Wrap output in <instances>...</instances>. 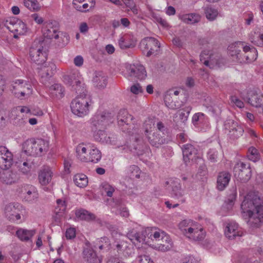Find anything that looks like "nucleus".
I'll return each mask as SVG.
<instances>
[{
  "instance_id": "4c0bfd02",
  "label": "nucleus",
  "mask_w": 263,
  "mask_h": 263,
  "mask_svg": "<svg viewBox=\"0 0 263 263\" xmlns=\"http://www.w3.org/2000/svg\"><path fill=\"white\" fill-rule=\"evenodd\" d=\"M75 214L77 218L86 221L92 220L96 218L94 214L84 209L76 210Z\"/></svg>"
},
{
  "instance_id": "680f3d73",
  "label": "nucleus",
  "mask_w": 263,
  "mask_h": 263,
  "mask_svg": "<svg viewBox=\"0 0 263 263\" xmlns=\"http://www.w3.org/2000/svg\"><path fill=\"white\" fill-rule=\"evenodd\" d=\"M224 226L226 230H237L238 229V224L233 221L225 222Z\"/></svg>"
},
{
  "instance_id": "58836bf2",
  "label": "nucleus",
  "mask_w": 263,
  "mask_h": 263,
  "mask_svg": "<svg viewBox=\"0 0 263 263\" xmlns=\"http://www.w3.org/2000/svg\"><path fill=\"white\" fill-rule=\"evenodd\" d=\"M171 185L172 187L173 195L177 198H181L184 195V191L181 189L180 183L177 180H170Z\"/></svg>"
},
{
  "instance_id": "f704fd0d",
  "label": "nucleus",
  "mask_w": 263,
  "mask_h": 263,
  "mask_svg": "<svg viewBox=\"0 0 263 263\" xmlns=\"http://www.w3.org/2000/svg\"><path fill=\"white\" fill-rule=\"evenodd\" d=\"M191 110L192 107L189 106L182 109L178 110L174 116V120L175 121L176 120L175 119L179 118V119L181 122H185L187 120Z\"/></svg>"
},
{
  "instance_id": "a19ab883",
  "label": "nucleus",
  "mask_w": 263,
  "mask_h": 263,
  "mask_svg": "<svg viewBox=\"0 0 263 263\" xmlns=\"http://www.w3.org/2000/svg\"><path fill=\"white\" fill-rule=\"evenodd\" d=\"M73 181L75 184L79 187H85L88 184V178L83 174H76L73 177Z\"/></svg>"
},
{
  "instance_id": "6e6552de",
  "label": "nucleus",
  "mask_w": 263,
  "mask_h": 263,
  "mask_svg": "<svg viewBox=\"0 0 263 263\" xmlns=\"http://www.w3.org/2000/svg\"><path fill=\"white\" fill-rule=\"evenodd\" d=\"M235 177L242 182H247L251 178V170L249 164L242 162H237L233 168Z\"/></svg>"
},
{
  "instance_id": "de8ad7c7",
  "label": "nucleus",
  "mask_w": 263,
  "mask_h": 263,
  "mask_svg": "<svg viewBox=\"0 0 263 263\" xmlns=\"http://www.w3.org/2000/svg\"><path fill=\"white\" fill-rule=\"evenodd\" d=\"M23 4L25 7L31 11H37L41 9L37 0H24Z\"/></svg>"
},
{
  "instance_id": "8fccbe9b",
  "label": "nucleus",
  "mask_w": 263,
  "mask_h": 263,
  "mask_svg": "<svg viewBox=\"0 0 263 263\" xmlns=\"http://www.w3.org/2000/svg\"><path fill=\"white\" fill-rule=\"evenodd\" d=\"M247 156L249 159L253 162L258 161L260 158L258 150L254 147H251L248 149Z\"/></svg>"
},
{
  "instance_id": "b1692460",
  "label": "nucleus",
  "mask_w": 263,
  "mask_h": 263,
  "mask_svg": "<svg viewBox=\"0 0 263 263\" xmlns=\"http://www.w3.org/2000/svg\"><path fill=\"white\" fill-rule=\"evenodd\" d=\"M242 52V56L239 58V63H250L256 59V50L254 48L245 46Z\"/></svg>"
},
{
  "instance_id": "4468645a",
  "label": "nucleus",
  "mask_w": 263,
  "mask_h": 263,
  "mask_svg": "<svg viewBox=\"0 0 263 263\" xmlns=\"http://www.w3.org/2000/svg\"><path fill=\"white\" fill-rule=\"evenodd\" d=\"M13 156L5 146H0V168L8 170L13 164Z\"/></svg>"
},
{
  "instance_id": "4d7b16f0",
  "label": "nucleus",
  "mask_w": 263,
  "mask_h": 263,
  "mask_svg": "<svg viewBox=\"0 0 263 263\" xmlns=\"http://www.w3.org/2000/svg\"><path fill=\"white\" fill-rule=\"evenodd\" d=\"M100 250L108 249L109 248V241L107 237H104L101 238L99 243L97 244Z\"/></svg>"
},
{
  "instance_id": "c9c22d12",
  "label": "nucleus",
  "mask_w": 263,
  "mask_h": 263,
  "mask_svg": "<svg viewBox=\"0 0 263 263\" xmlns=\"http://www.w3.org/2000/svg\"><path fill=\"white\" fill-rule=\"evenodd\" d=\"M164 102L167 107L172 109L179 108L182 105V103L179 102L177 99H174L172 95L167 93L165 96Z\"/></svg>"
},
{
  "instance_id": "0eeeda50",
  "label": "nucleus",
  "mask_w": 263,
  "mask_h": 263,
  "mask_svg": "<svg viewBox=\"0 0 263 263\" xmlns=\"http://www.w3.org/2000/svg\"><path fill=\"white\" fill-rule=\"evenodd\" d=\"M133 119L134 117L128 114L127 110H120L117 116V121L119 126L123 132H130L134 125Z\"/></svg>"
},
{
  "instance_id": "ea45409f",
  "label": "nucleus",
  "mask_w": 263,
  "mask_h": 263,
  "mask_svg": "<svg viewBox=\"0 0 263 263\" xmlns=\"http://www.w3.org/2000/svg\"><path fill=\"white\" fill-rule=\"evenodd\" d=\"M201 16L197 13L185 14L182 16V21L187 24H193L199 22Z\"/></svg>"
},
{
  "instance_id": "79ce46f5",
  "label": "nucleus",
  "mask_w": 263,
  "mask_h": 263,
  "mask_svg": "<svg viewBox=\"0 0 263 263\" xmlns=\"http://www.w3.org/2000/svg\"><path fill=\"white\" fill-rule=\"evenodd\" d=\"M196 223L191 219H184L178 224V228L180 230H194Z\"/></svg>"
},
{
  "instance_id": "e2e57ef3",
  "label": "nucleus",
  "mask_w": 263,
  "mask_h": 263,
  "mask_svg": "<svg viewBox=\"0 0 263 263\" xmlns=\"http://www.w3.org/2000/svg\"><path fill=\"white\" fill-rule=\"evenodd\" d=\"M130 91L135 95L143 92V89L139 84H135L130 87Z\"/></svg>"
},
{
  "instance_id": "c85d7f7f",
  "label": "nucleus",
  "mask_w": 263,
  "mask_h": 263,
  "mask_svg": "<svg viewBox=\"0 0 263 263\" xmlns=\"http://www.w3.org/2000/svg\"><path fill=\"white\" fill-rule=\"evenodd\" d=\"M52 172L48 167H44L39 174V180L40 183L43 185L48 184L51 180Z\"/></svg>"
},
{
  "instance_id": "49530a36",
  "label": "nucleus",
  "mask_w": 263,
  "mask_h": 263,
  "mask_svg": "<svg viewBox=\"0 0 263 263\" xmlns=\"http://www.w3.org/2000/svg\"><path fill=\"white\" fill-rule=\"evenodd\" d=\"M248 102L252 106L258 107L261 105L262 99L258 94L253 92L249 95Z\"/></svg>"
},
{
  "instance_id": "39448f33",
  "label": "nucleus",
  "mask_w": 263,
  "mask_h": 263,
  "mask_svg": "<svg viewBox=\"0 0 263 263\" xmlns=\"http://www.w3.org/2000/svg\"><path fill=\"white\" fill-rule=\"evenodd\" d=\"M29 55L31 60L37 65L44 63L47 59V54L39 41L33 42L30 48Z\"/></svg>"
},
{
  "instance_id": "774afa93",
  "label": "nucleus",
  "mask_w": 263,
  "mask_h": 263,
  "mask_svg": "<svg viewBox=\"0 0 263 263\" xmlns=\"http://www.w3.org/2000/svg\"><path fill=\"white\" fill-rule=\"evenodd\" d=\"M89 27L88 25L85 22H82L80 23L79 26V30L82 33H86L88 32Z\"/></svg>"
},
{
  "instance_id": "423d86ee",
  "label": "nucleus",
  "mask_w": 263,
  "mask_h": 263,
  "mask_svg": "<svg viewBox=\"0 0 263 263\" xmlns=\"http://www.w3.org/2000/svg\"><path fill=\"white\" fill-rule=\"evenodd\" d=\"M13 91L18 98H28L32 93V86L23 80H18L13 85Z\"/></svg>"
},
{
  "instance_id": "f8f14e48",
  "label": "nucleus",
  "mask_w": 263,
  "mask_h": 263,
  "mask_svg": "<svg viewBox=\"0 0 263 263\" xmlns=\"http://www.w3.org/2000/svg\"><path fill=\"white\" fill-rule=\"evenodd\" d=\"M82 258L86 263H101L102 258L91 247L90 243L87 241L85 243L82 252Z\"/></svg>"
},
{
  "instance_id": "1a4fd4ad",
  "label": "nucleus",
  "mask_w": 263,
  "mask_h": 263,
  "mask_svg": "<svg viewBox=\"0 0 263 263\" xmlns=\"http://www.w3.org/2000/svg\"><path fill=\"white\" fill-rule=\"evenodd\" d=\"M112 118L110 113L98 112L91 119V125L96 129L104 128L111 122Z\"/></svg>"
},
{
  "instance_id": "f257e3e1",
  "label": "nucleus",
  "mask_w": 263,
  "mask_h": 263,
  "mask_svg": "<svg viewBox=\"0 0 263 263\" xmlns=\"http://www.w3.org/2000/svg\"><path fill=\"white\" fill-rule=\"evenodd\" d=\"M242 216L252 228L263 223V200L255 195H247L241 204Z\"/></svg>"
},
{
  "instance_id": "a878e982",
  "label": "nucleus",
  "mask_w": 263,
  "mask_h": 263,
  "mask_svg": "<svg viewBox=\"0 0 263 263\" xmlns=\"http://www.w3.org/2000/svg\"><path fill=\"white\" fill-rule=\"evenodd\" d=\"M146 232L147 231H128L126 236L135 245L139 242L147 243L148 241L146 240Z\"/></svg>"
},
{
  "instance_id": "37998d69",
  "label": "nucleus",
  "mask_w": 263,
  "mask_h": 263,
  "mask_svg": "<svg viewBox=\"0 0 263 263\" xmlns=\"http://www.w3.org/2000/svg\"><path fill=\"white\" fill-rule=\"evenodd\" d=\"M228 195L227 199L225 201L226 204L228 206V209L231 208L234 204L237 197V190L236 187H232Z\"/></svg>"
},
{
  "instance_id": "2eb2a0df",
  "label": "nucleus",
  "mask_w": 263,
  "mask_h": 263,
  "mask_svg": "<svg viewBox=\"0 0 263 263\" xmlns=\"http://www.w3.org/2000/svg\"><path fill=\"white\" fill-rule=\"evenodd\" d=\"M5 26L11 32L18 35H23L27 31L26 24L20 20H7Z\"/></svg>"
},
{
  "instance_id": "c03bdc74",
  "label": "nucleus",
  "mask_w": 263,
  "mask_h": 263,
  "mask_svg": "<svg viewBox=\"0 0 263 263\" xmlns=\"http://www.w3.org/2000/svg\"><path fill=\"white\" fill-rule=\"evenodd\" d=\"M203 10L206 18L210 21L215 20L218 15V10L211 6H206Z\"/></svg>"
},
{
  "instance_id": "393cba45",
  "label": "nucleus",
  "mask_w": 263,
  "mask_h": 263,
  "mask_svg": "<svg viewBox=\"0 0 263 263\" xmlns=\"http://www.w3.org/2000/svg\"><path fill=\"white\" fill-rule=\"evenodd\" d=\"M67 205L65 200L59 199L57 200V206L54 209L55 215L53 216V218L58 224L60 222V219L63 216L66 211Z\"/></svg>"
},
{
  "instance_id": "72a5a7b5",
  "label": "nucleus",
  "mask_w": 263,
  "mask_h": 263,
  "mask_svg": "<svg viewBox=\"0 0 263 263\" xmlns=\"http://www.w3.org/2000/svg\"><path fill=\"white\" fill-rule=\"evenodd\" d=\"M183 235L189 240L200 241L205 236L204 231H183Z\"/></svg>"
},
{
  "instance_id": "a211bd4d",
  "label": "nucleus",
  "mask_w": 263,
  "mask_h": 263,
  "mask_svg": "<svg viewBox=\"0 0 263 263\" xmlns=\"http://www.w3.org/2000/svg\"><path fill=\"white\" fill-rule=\"evenodd\" d=\"M37 140L30 139L27 140L23 145V151L28 155L41 156L38 146L36 145Z\"/></svg>"
},
{
  "instance_id": "603ef678",
  "label": "nucleus",
  "mask_w": 263,
  "mask_h": 263,
  "mask_svg": "<svg viewBox=\"0 0 263 263\" xmlns=\"http://www.w3.org/2000/svg\"><path fill=\"white\" fill-rule=\"evenodd\" d=\"M18 170L22 174H28L31 171V165L28 161L17 162Z\"/></svg>"
},
{
  "instance_id": "412c9836",
  "label": "nucleus",
  "mask_w": 263,
  "mask_h": 263,
  "mask_svg": "<svg viewBox=\"0 0 263 263\" xmlns=\"http://www.w3.org/2000/svg\"><path fill=\"white\" fill-rule=\"evenodd\" d=\"M129 76L139 80H143L146 77L145 67L141 64L130 65L128 69Z\"/></svg>"
},
{
  "instance_id": "09e8293b",
  "label": "nucleus",
  "mask_w": 263,
  "mask_h": 263,
  "mask_svg": "<svg viewBox=\"0 0 263 263\" xmlns=\"http://www.w3.org/2000/svg\"><path fill=\"white\" fill-rule=\"evenodd\" d=\"M36 145L40 150V155L42 156L46 154L49 149V142L42 139H37Z\"/></svg>"
},
{
  "instance_id": "69168bd1",
  "label": "nucleus",
  "mask_w": 263,
  "mask_h": 263,
  "mask_svg": "<svg viewBox=\"0 0 263 263\" xmlns=\"http://www.w3.org/2000/svg\"><path fill=\"white\" fill-rule=\"evenodd\" d=\"M231 101L232 103L235 104L236 106L240 108H243L244 107L243 102L236 96H232L231 98Z\"/></svg>"
},
{
  "instance_id": "cd10ccee",
  "label": "nucleus",
  "mask_w": 263,
  "mask_h": 263,
  "mask_svg": "<svg viewBox=\"0 0 263 263\" xmlns=\"http://www.w3.org/2000/svg\"><path fill=\"white\" fill-rule=\"evenodd\" d=\"M231 175L228 172L219 173L217 179V187L219 191H223L228 186L230 181Z\"/></svg>"
},
{
  "instance_id": "3c124183",
  "label": "nucleus",
  "mask_w": 263,
  "mask_h": 263,
  "mask_svg": "<svg viewBox=\"0 0 263 263\" xmlns=\"http://www.w3.org/2000/svg\"><path fill=\"white\" fill-rule=\"evenodd\" d=\"M102 193L103 195H106L108 197H112L115 192L114 187L107 182H104L101 185Z\"/></svg>"
},
{
  "instance_id": "052dcab7",
  "label": "nucleus",
  "mask_w": 263,
  "mask_h": 263,
  "mask_svg": "<svg viewBox=\"0 0 263 263\" xmlns=\"http://www.w3.org/2000/svg\"><path fill=\"white\" fill-rule=\"evenodd\" d=\"M129 171L131 172L130 177L132 178H139L140 177L139 169L136 165H133L130 166Z\"/></svg>"
},
{
  "instance_id": "473e14b6",
  "label": "nucleus",
  "mask_w": 263,
  "mask_h": 263,
  "mask_svg": "<svg viewBox=\"0 0 263 263\" xmlns=\"http://www.w3.org/2000/svg\"><path fill=\"white\" fill-rule=\"evenodd\" d=\"M119 45L123 49L133 48L135 45V41L133 36L129 34H125L119 39Z\"/></svg>"
},
{
  "instance_id": "dca6fc26",
  "label": "nucleus",
  "mask_w": 263,
  "mask_h": 263,
  "mask_svg": "<svg viewBox=\"0 0 263 263\" xmlns=\"http://www.w3.org/2000/svg\"><path fill=\"white\" fill-rule=\"evenodd\" d=\"M224 127L225 129L229 131L230 136L233 139L239 137L244 132L242 127L238 125L237 122L232 120L227 121Z\"/></svg>"
},
{
  "instance_id": "aec40b11",
  "label": "nucleus",
  "mask_w": 263,
  "mask_h": 263,
  "mask_svg": "<svg viewBox=\"0 0 263 263\" xmlns=\"http://www.w3.org/2000/svg\"><path fill=\"white\" fill-rule=\"evenodd\" d=\"M90 144H85L81 143L77 145L76 149V157L81 162H88L89 152L90 149Z\"/></svg>"
},
{
  "instance_id": "6e6d98bb",
  "label": "nucleus",
  "mask_w": 263,
  "mask_h": 263,
  "mask_svg": "<svg viewBox=\"0 0 263 263\" xmlns=\"http://www.w3.org/2000/svg\"><path fill=\"white\" fill-rule=\"evenodd\" d=\"M18 238L22 241H28L32 236V231H15Z\"/></svg>"
},
{
  "instance_id": "f3484780",
  "label": "nucleus",
  "mask_w": 263,
  "mask_h": 263,
  "mask_svg": "<svg viewBox=\"0 0 263 263\" xmlns=\"http://www.w3.org/2000/svg\"><path fill=\"white\" fill-rule=\"evenodd\" d=\"M5 170L0 175V180L3 183L11 185L18 181L20 179L19 174L16 171Z\"/></svg>"
},
{
  "instance_id": "2f4dec72",
  "label": "nucleus",
  "mask_w": 263,
  "mask_h": 263,
  "mask_svg": "<svg viewBox=\"0 0 263 263\" xmlns=\"http://www.w3.org/2000/svg\"><path fill=\"white\" fill-rule=\"evenodd\" d=\"M92 81L99 88H104L107 85V77L102 71L95 73Z\"/></svg>"
},
{
  "instance_id": "864d4df0",
  "label": "nucleus",
  "mask_w": 263,
  "mask_h": 263,
  "mask_svg": "<svg viewBox=\"0 0 263 263\" xmlns=\"http://www.w3.org/2000/svg\"><path fill=\"white\" fill-rule=\"evenodd\" d=\"M155 123L153 120L151 119H147L145 120L143 124V128L144 129V134L146 136L150 133H152V129L154 128Z\"/></svg>"
},
{
  "instance_id": "f03ea898",
  "label": "nucleus",
  "mask_w": 263,
  "mask_h": 263,
  "mask_svg": "<svg viewBox=\"0 0 263 263\" xmlns=\"http://www.w3.org/2000/svg\"><path fill=\"white\" fill-rule=\"evenodd\" d=\"M91 104V100L89 95H80L71 102L72 112L80 117H83L88 114Z\"/></svg>"
},
{
  "instance_id": "4be33fe9",
  "label": "nucleus",
  "mask_w": 263,
  "mask_h": 263,
  "mask_svg": "<svg viewBox=\"0 0 263 263\" xmlns=\"http://www.w3.org/2000/svg\"><path fill=\"white\" fill-rule=\"evenodd\" d=\"M183 156V160L185 163L189 162L190 160H196L197 154V150L191 144H184L181 147Z\"/></svg>"
},
{
  "instance_id": "13d9d810",
  "label": "nucleus",
  "mask_w": 263,
  "mask_h": 263,
  "mask_svg": "<svg viewBox=\"0 0 263 263\" xmlns=\"http://www.w3.org/2000/svg\"><path fill=\"white\" fill-rule=\"evenodd\" d=\"M224 235L229 239H234L243 235L242 231H224Z\"/></svg>"
},
{
  "instance_id": "6ab92c4d",
  "label": "nucleus",
  "mask_w": 263,
  "mask_h": 263,
  "mask_svg": "<svg viewBox=\"0 0 263 263\" xmlns=\"http://www.w3.org/2000/svg\"><path fill=\"white\" fill-rule=\"evenodd\" d=\"M150 144L156 147H159L166 142L164 134L160 132H154L145 136Z\"/></svg>"
},
{
  "instance_id": "bb28decb",
  "label": "nucleus",
  "mask_w": 263,
  "mask_h": 263,
  "mask_svg": "<svg viewBox=\"0 0 263 263\" xmlns=\"http://www.w3.org/2000/svg\"><path fill=\"white\" fill-rule=\"evenodd\" d=\"M41 67L40 73L42 81L44 78L51 77L56 70L55 65L52 62L44 63Z\"/></svg>"
},
{
  "instance_id": "7ed1b4c3",
  "label": "nucleus",
  "mask_w": 263,
  "mask_h": 263,
  "mask_svg": "<svg viewBox=\"0 0 263 263\" xmlns=\"http://www.w3.org/2000/svg\"><path fill=\"white\" fill-rule=\"evenodd\" d=\"M140 48L146 55L149 57L152 55H157L160 51V44L159 41L153 37L143 39L140 43Z\"/></svg>"
},
{
  "instance_id": "ddd939ff",
  "label": "nucleus",
  "mask_w": 263,
  "mask_h": 263,
  "mask_svg": "<svg viewBox=\"0 0 263 263\" xmlns=\"http://www.w3.org/2000/svg\"><path fill=\"white\" fill-rule=\"evenodd\" d=\"M64 81L66 84L71 86L77 92L78 91H82L83 89V87L82 86L83 78L78 71L65 76L64 77Z\"/></svg>"
},
{
  "instance_id": "c756f323",
  "label": "nucleus",
  "mask_w": 263,
  "mask_h": 263,
  "mask_svg": "<svg viewBox=\"0 0 263 263\" xmlns=\"http://www.w3.org/2000/svg\"><path fill=\"white\" fill-rule=\"evenodd\" d=\"M64 88L60 84H54L49 88V93L51 98L60 99L64 96Z\"/></svg>"
},
{
  "instance_id": "bf43d9fd",
  "label": "nucleus",
  "mask_w": 263,
  "mask_h": 263,
  "mask_svg": "<svg viewBox=\"0 0 263 263\" xmlns=\"http://www.w3.org/2000/svg\"><path fill=\"white\" fill-rule=\"evenodd\" d=\"M208 158L212 163L217 161L218 152L216 151L210 149L208 153Z\"/></svg>"
},
{
  "instance_id": "5fc2aeb1",
  "label": "nucleus",
  "mask_w": 263,
  "mask_h": 263,
  "mask_svg": "<svg viewBox=\"0 0 263 263\" xmlns=\"http://www.w3.org/2000/svg\"><path fill=\"white\" fill-rule=\"evenodd\" d=\"M207 118L205 115L201 112H198L195 114L193 118L192 121L195 125H198V123H202L206 121Z\"/></svg>"
},
{
  "instance_id": "9b49d317",
  "label": "nucleus",
  "mask_w": 263,
  "mask_h": 263,
  "mask_svg": "<svg viewBox=\"0 0 263 263\" xmlns=\"http://www.w3.org/2000/svg\"><path fill=\"white\" fill-rule=\"evenodd\" d=\"M58 23L55 21L45 22L42 27V32L45 37L49 39H58L60 37Z\"/></svg>"
},
{
  "instance_id": "5701e85b",
  "label": "nucleus",
  "mask_w": 263,
  "mask_h": 263,
  "mask_svg": "<svg viewBox=\"0 0 263 263\" xmlns=\"http://www.w3.org/2000/svg\"><path fill=\"white\" fill-rule=\"evenodd\" d=\"M245 46L242 42H238L231 44L229 46L228 50L230 56L236 59L239 62V58L242 55Z\"/></svg>"
},
{
  "instance_id": "a18cd8bd",
  "label": "nucleus",
  "mask_w": 263,
  "mask_h": 263,
  "mask_svg": "<svg viewBox=\"0 0 263 263\" xmlns=\"http://www.w3.org/2000/svg\"><path fill=\"white\" fill-rule=\"evenodd\" d=\"M102 128H99L94 134V138L97 141L102 143H107L109 141V137L107 136L106 133L102 129Z\"/></svg>"
},
{
  "instance_id": "9d476101",
  "label": "nucleus",
  "mask_w": 263,
  "mask_h": 263,
  "mask_svg": "<svg viewBox=\"0 0 263 263\" xmlns=\"http://www.w3.org/2000/svg\"><path fill=\"white\" fill-rule=\"evenodd\" d=\"M16 193L25 201L31 202L36 199L37 193L34 186L29 184H22L17 186Z\"/></svg>"
},
{
  "instance_id": "20e7f679",
  "label": "nucleus",
  "mask_w": 263,
  "mask_h": 263,
  "mask_svg": "<svg viewBox=\"0 0 263 263\" xmlns=\"http://www.w3.org/2000/svg\"><path fill=\"white\" fill-rule=\"evenodd\" d=\"M22 208L18 203H8L3 209V215L9 221L17 222L23 215Z\"/></svg>"
},
{
  "instance_id": "e433bc0d",
  "label": "nucleus",
  "mask_w": 263,
  "mask_h": 263,
  "mask_svg": "<svg viewBox=\"0 0 263 263\" xmlns=\"http://www.w3.org/2000/svg\"><path fill=\"white\" fill-rule=\"evenodd\" d=\"M89 159H88V162L97 163L102 157L100 151H99L96 146L91 145L89 152Z\"/></svg>"
},
{
  "instance_id": "0e129e2a",
  "label": "nucleus",
  "mask_w": 263,
  "mask_h": 263,
  "mask_svg": "<svg viewBox=\"0 0 263 263\" xmlns=\"http://www.w3.org/2000/svg\"><path fill=\"white\" fill-rule=\"evenodd\" d=\"M251 41L255 45L258 46L263 47V33L259 34L257 36V39L256 40L251 37Z\"/></svg>"
},
{
  "instance_id": "7c9ffc66",
  "label": "nucleus",
  "mask_w": 263,
  "mask_h": 263,
  "mask_svg": "<svg viewBox=\"0 0 263 263\" xmlns=\"http://www.w3.org/2000/svg\"><path fill=\"white\" fill-rule=\"evenodd\" d=\"M151 231L148 235L149 236L148 239L151 238L152 240L160 241L161 240L162 242H166L168 243L171 242V240L168 235H167L165 231Z\"/></svg>"
},
{
  "instance_id": "338daca9",
  "label": "nucleus",
  "mask_w": 263,
  "mask_h": 263,
  "mask_svg": "<svg viewBox=\"0 0 263 263\" xmlns=\"http://www.w3.org/2000/svg\"><path fill=\"white\" fill-rule=\"evenodd\" d=\"M139 263H154L149 256L143 255L139 256Z\"/></svg>"
}]
</instances>
